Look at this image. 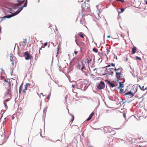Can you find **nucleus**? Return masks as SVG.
Here are the masks:
<instances>
[{"label":"nucleus","mask_w":147,"mask_h":147,"mask_svg":"<svg viewBox=\"0 0 147 147\" xmlns=\"http://www.w3.org/2000/svg\"><path fill=\"white\" fill-rule=\"evenodd\" d=\"M115 70V82H118L120 80H124L125 75L123 74V69L121 67H120L118 69H116L115 67V68L113 69Z\"/></svg>","instance_id":"1"},{"label":"nucleus","mask_w":147,"mask_h":147,"mask_svg":"<svg viewBox=\"0 0 147 147\" xmlns=\"http://www.w3.org/2000/svg\"><path fill=\"white\" fill-rule=\"evenodd\" d=\"M137 90H135L134 87L131 88V90L129 92H127V94H123L124 96H125L127 98H131L133 97Z\"/></svg>","instance_id":"2"},{"label":"nucleus","mask_w":147,"mask_h":147,"mask_svg":"<svg viewBox=\"0 0 147 147\" xmlns=\"http://www.w3.org/2000/svg\"><path fill=\"white\" fill-rule=\"evenodd\" d=\"M89 7V5L88 4H86L85 2H84V3L82 4L81 6V8L82 15V17L84 16V13L86 12Z\"/></svg>","instance_id":"3"},{"label":"nucleus","mask_w":147,"mask_h":147,"mask_svg":"<svg viewBox=\"0 0 147 147\" xmlns=\"http://www.w3.org/2000/svg\"><path fill=\"white\" fill-rule=\"evenodd\" d=\"M23 7H23L22 6V7H20V8H19V9L16 12L13 13L12 14L8 15L7 16H5L3 17V18H9L12 16L16 15L18 13H19L22 9Z\"/></svg>","instance_id":"4"},{"label":"nucleus","mask_w":147,"mask_h":147,"mask_svg":"<svg viewBox=\"0 0 147 147\" xmlns=\"http://www.w3.org/2000/svg\"><path fill=\"white\" fill-rule=\"evenodd\" d=\"M10 59L11 62L12 66H14V64L15 65L17 63V60L16 57L13 56V54H11L10 56Z\"/></svg>","instance_id":"5"},{"label":"nucleus","mask_w":147,"mask_h":147,"mask_svg":"<svg viewBox=\"0 0 147 147\" xmlns=\"http://www.w3.org/2000/svg\"><path fill=\"white\" fill-rule=\"evenodd\" d=\"M24 56L25 57V59L26 60L30 59L31 58V55H30L28 51H26L24 53Z\"/></svg>","instance_id":"6"},{"label":"nucleus","mask_w":147,"mask_h":147,"mask_svg":"<svg viewBox=\"0 0 147 147\" xmlns=\"http://www.w3.org/2000/svg\"><path fill=\"white\" fill-rule=\"evenodd\" d=\"M105 87V84L102 82H100L97 86V88L99 89H103Z\"/></svg>","instance_id":"7"},{"label":"nucleus","mask_w":147,"mask_h":147,"mask_svg":"<svg viewBox=\"0 0 147 147\" xmlns=\"http://www.w3.org/2000/svg\"><path fill=\"white\" fill-rule=\"evenodd\" d=\"M107 81L108 84L109 86L110 87L112 88H113L116 85L115 84L116 82H115V81H113V82H111L108 80H107Z\"/></svg>","instance_id":"8"},{"label":"nucleus","mask_w":147,"mask_h":147,"mask_svg":"<svg viewBox=\"0 0 147 147\" xmlns=\"http://www.w3.org/2000/svg\"><path fill=\"white\" fill-rule=\"evenodd\" d=\"M18 2L20 3L18 4H15L14 6V8H17L18 7V6H19L21 5L24 2V0H18Z\"/></svg>","instance_id":"9"},{"label":"nucleus","mask_w":147,"mask_h":147,"mask_svg":"<svg viewBox=\"0 0 147 147\" xmlns=\"http://www.w3.org/2000/svg\"><path fill=\"white\" fill-rule=\"evenodd\" d=\"M122 82H119V88H120V92H123V89H122V88L124 87V85L123 84V83L125 81H124V80Z\"/></svg>","instance_id":"10"},{"label":"nucleus","mask_w":147,"mask_h":147,"mask_svg":"<svg viewBox=\"0 0 147 147\" xmlns=\"http://www.w3.org/2000/svg\"><path fill=\"white\" fill-rule=\"evenodd\" d=\"M131 88L127 87V88L125 90H123V92H121V93L123 94H127V92H128L131 90Z\"/></svg>","instance_id":"11"},{"label":"nucleus","mask_w":147,"mask_h":147,"mask_svg":"<svg viewBox=\"0 0 147 147\" xmlns=\"http://www.w3.org/2000/svg\"><path fill=\"white\" fill-rule=\"evenodd\" d=\"M27 40L26 39H24L22 42H21L19 43V44H21L22 43V45L23 46H25L27 44Z\"/></svg>","instance_id":"12"},{"label":"nucleus","mask_w":147,"mask_h":147,"mask_svg":"<svg viewBox=\"0 0 147 147\" xmlns=\"http://www.w3.org/2000/svg\"><path fill=\"white\" fill-rule=\"evenodd\" d=\"M94 112H92L89 115V117L86 119V121H89L91 119L92 116L94 115Z\"/></svg>","instance_id":"13"},{"label":"nucleus","mask_w":147,"mask_h":147,"mask_svg":"<svg viewBox=\"0 0 147 147\" xmlns=\"http://www.w3.org/2000/svg\"><path fill=\"white\" fill-rule=\"evenodd\" d=\"M136 47L135 46H134L132 49V53L133 54H134L136 53Z\"/></svg>","instance_id":"14"},{"label":"nucleus","mask_w":147,"mask_h":147,"mask_svg":"<svg viewBox=\"0 0 147 147\" xmlns=\"http://www.w3.org/2000/svg\"><path fill=\"white\" fill-rule=\"evenodd\" d=\"M84 34L82 32H80L78 34V35L80 36V37L84 38Z\"/></svg>","instance_id":"15"},{"label":"nucleus","mask_w":147,"mask_h":147,"mask_svg":"<svg viewBox=\"0 0 147 147\" xmlns=\"http://www.w3.org/2000/svg\"><path fill=\"white\" fill-rule=\"evenodd\" d=\"M87 60L88 61L87 63L89 65V63H90L92 61V58L91 57H89L87 58Z\"/></svg>","instance_id":"16"},{"label":"nucleus","mask_w":147,"mask_h":147,"mask_svg":"<svg viewBox=\"0 0 147 147\" xmlns=\"http://www.w3.org/2000/svg\"><path fill=\"white\" fill-rule=\"evenodd\" d=\"M95 16V17L96 18V19L97 20H100V17L99 16V14L98 13L96 14Z\"/></svg>","instance_id":"17"},{"label":"nucleus","mask_w":147,"mask_h":147,"mask_svg":"<svg viewBox=\"0 0 147 147\" xmlns=\"http://www.w3.org/2000/svg\"><path fill=\"white\" fill-rule=\"evenodd\" d=\"M140 89L142 90H146V87H145L144 86H140Z\"/></svg>","instance_id":"18"},{"label":"nucleus","mask_w":147,"mask_h":147,"mask_svg":"<svg viewBox=\"0 0 147 147\" xmlns=\"http://www.w3.org/2000/svg\"><path fill=\"white\" fill-rule=\"evenodd\" d=\"M27 90V87L25 85L24 89L23 90V93L25 94L26 93V90Z\"/></svg>","instance_id":"19"},{"label":"nucleus","mask_w":147,"mask_h":147,"mask_svg":"<svg viewBox=\"0 0 147 147\" xmlns=\"http://www.w3.org/2000/svg\"><path fill=\"white\" fill-rule=\"evenodd\" d=\"M60 48V46L59 45H58L57 46V53L58 54L59 52V50Z\"/></svg>","instance_id":"20"},{"label":"nucleus","mask_w":147,"mask_h":147,"mask_svg":"<svg viewBox=\"0 0 147 147\" xmlns=\"http://www.w3.org/2000/svg\"><path fill=\"white\" fill-rule=\"evenodd\" d=\"M9 95V96H10L11 95V92L10 90H8V92L6 94V95Z\"/></svg>","instance_id":"21"},{"label":"nucleus","mask_w":147,"mask_h":147,"mask_svg":"<svg viewBox=\"0 0 147 147\" xmlns=\"http://www.w3.org/2000/svg\"><path fill=\"white\" fill-rule=\"evenodd\" d=\"M71 116H72V118H71V121L70 122H71V123H72L73 121H74V115H71Z\"/></svg>","instance_id":"22"},{"label":"nucleus","mask_w":147,"mask_h":147,"mask_svg":"<svg viewBox=\"0 0 147 147\" xmlns=\"http://www.w3.org/2000/svg\"><path fill=\"white\" fill-rule=\"evenodd\" d=\"M22 84L20 87V88H19V92L20 93L21 92V89H22Z\"/></svg>","instance_id":"23"},{"label":"nucleus","mask_w":147,"mask_h":147,"mask_svg":"<svg viewBox=\"0 0 147 147\" xmlns=\"http://www.w3.org/2000/svg\"><path fill=\"white\" fill-rule=\"evenodd\" d=\"M92 50L94 52L96 53H97L98 52V50L96 49L95 48H93Z\"/></svg>","instance_id":"24"},{"label":"nucleus","mask_w":147,"mask_h":147,"mask_svg":"<svg viewBox=\"0 0 147 147\" xmlns=\"http://www.w3.org/2000/svg\"><path fill=\"white\" fill-rule=\"evenodd\" d=\"M136 58L137 59L139 60L140 61L141 60V59L140 57L138 56H136Z\"/></svg>","instance_id":"25"},{"label":"nucleus","mask_w":147,"mask_h":147,"mask_svg":"<svg viewBox=\"0 0 147 147\" xmlns=\"http://www.w3.org/2000/svg\"><path fill=\"white\" fill-rule=\"evenodd\" d=\"M124 11V9L123 8H122L121 9V11L119 12V13H121L123 12Z\"/></svg>","instance_id":"26"},{"label":"nucleus","mask_w":147,"mask_h":147,"mask_svg":"<svg viewBox=\"0 0 147 147\" xmlns=\"http://www.w3.org/2000/svg\"><path fill=\"white\" fill-rule=\"evenodd\" d=\"M30 84L29 83H26V85H25V86H26L27 87L28 86H30Z\"/></svg>","instance_id":"27"},{"label":"nucleus","mask_w":147,"mask_h":147,"mask_svg":"<svg viewBox=\"0 0 147 147\" xmlns=\"http://www.w3.org/2000/svg\"><path fill=\"white\" fill-rule=\"evenodd\" d=\"M106 50H107V51L106 52V54H108L109 53V52L110 51L109 50H108V49H107Z\"/></svg>","instance_id":"28"},{"label":"nucleus","mask_w":147,"mask_h":147,"mask_svg":"<svg viewBox=\"0 0 147 147\" xmlns=\"http://www.w3.org/2000/svg\"><path fill=\"white\" fill-rule=\"evenodd\" d=\"M42 46H42V47H41V48H39V54H40V50H41V49H42V47H42Z\"/></svg>","instance_id":"29"},{"label":"nucleus","mask_w":147,"mask_h":147,"mask_svg":"<svg viewBox=\"0 0 147 147\" xmlns=\"http://www.w3.org/2000/svg\"><path fill=\"white\" fill-rule=\"evenodd\" d=\"M27 6V2H26L24 4V5L23 6V7H26Z\"/></svg>","instance_id":"30"},{"label":"nucleus","mask_w":147,"mask_h":147,"mask_svg":"<svg viewBox=\"0 0 147 147\" xmlns=\"http://www.w3.org/2000/svg\"><path fill=\"white\" fill-rule=\"evenodd\" d=\"M50 95L49 94V95L46 98L47 99H49L50 97Z\"/></svg>","instance_id":"31"},{"label":"nucleus","mask_w":147,"mask_h":147,"mask_svg":"<svg viewBox=\"0 0 147 147\" xmlns=\"http://www.w3.org/2000/svg\"><path fill=\"white\" fill-rule=\"evenodd\" d=\"M123 116L125 118L126 117V114L125 113H124L123 114Z\"/></svg>","instance_id":"32"},{"label":"nucleus","mask_w":147,"mask_h":147,"mask_svg":"<svg viewBox=\"0 0 147 147\" xmlns=\"http://www.w3.org/2000/svg\"><path fill=\"white\" fill-rule=\"evenodd\" d=\"M47 42H46L44 44V46H46L47 45Z\"/></svg>","instance_id":"33"},{"label":"nucleus","mask_w":147,"mask_h":147,"mask_svg":"<svg viewBox=\"0 0 147 147\" xmlns=\"http://www.w3.org/2000/svg\"><path fill=\"white\" fill-rule=\"evenodd\" d=\"M4 104L5 106V107H7V106L6 104L5 103V101L4 102Z\"/></svg>","instance_id":"34"},{"label":"nucleus","mask_w":147,"mask_h":147,"mask_svg":"<svg viewBox=\"0 0 147 147\" xmlns=\"http://www.w3.org/2000/svg\"><path fill=\"white\" fill-rule=\"evenodd\" d=\"M74 53L76 55L78 53V52L76 51H74Z\"/></svg>","instance_id":"35"},{"label":"nucleus","mask_w":147,"mask_h":147,"mask_svg":"<svg viewBox=\"0 0 147 147\" xmlns=\"http://www.w3.org/2000/svg\"><path fill=\"white\" fill-rule=\"evenodd\" d=\"M83 2V0H80V1L78 0V2Z\"/></svg>","instance_id":"36"},{"label":"nucleus","mask_w":147,"mask_h":147,"mask_svg":"<svg viewBox=\"0 0 147 147\" xmlns=\"http://www.w3.org/2000/svg\"><path fill=\"white\" fill-rule=\"evenodd\" d=\"M75 38H76V39H75V42H76V41H77V38H76V36H75Z\"/></svg>","instance_id":"37"},{"label":"nucleus","mask_w":147,"mask_h":147,"mask_svg":"<svg viewBox=\"0 0 147 147\" xmlns=\"http://www.w3.org/2000/svg\"><path fill=\"white\" fill-rule=\"evenodd\" d=\"M107 37L108 38H110L111 36L109 35H108L107 36Z\"/></svg>","instance_id":"38"},{"label":"nucleus","mask_w":147,"mask_h":147,"mask_svg":"<svg viewBox=\"0 0 147 147\" xmlns=\"http://www.w3.org/2000/svg\"><path fill=\"white\" fill-rule=\"evenodd\" d=\"M111 65L112 66H115V65L114 64H113V63H112L111 64Z\"/></svg>","instance_id":"39"},{"label":"nucleus","mask_w":147,"mask_h":147,"mask_svg":"<svg viewBox=\"0 0 147 147\" xmlns=\"http://www.w3.org/2000/svg\"><path fill=\"white\" fill-rule=\"evenodd\" d=\"M145 1H146V2H145V3L147 5V0H145Z\"/></svg>","instance_id":"40"},{"label":"nucleus","mask_w":147,"mask_h":147,"mask_svg":"<svg viewBox=\"0 0 147 147\" xmlns=\"http://www.w3.org/2000/svg\"><path fill=\"white\" fill-rule=\"evenodd\" d=\"M87 2H89L90 1V0H85Z\"/></svg>","instance_id":"41"},{"label":"nucleus","mask_w":147,"mask_h":147,"mask_svg":"<svg viewBox=\"0 0 147 147\" xmlns=\"http://www.w3.org/2000/svg\"><path fill=\"white\" fill-rule=\"evenodd\" d=\"M9 100L7 99H6V100H5V101H8Z\"/></svg>","instance_id":"42"},{"label":"nucleus","mask_w":147,"mask_h":147,"mask_svg":"<svg viewBox=\"0 0 147 147\" xmlns=\"http://www.w3.org/2000/svg\"><path fill=\"white\" fill-rule=\"evenodd\" d=\"M96 69H97L96 68H95V69H93V71H95V70H96Z\"/></svg>","instance_id":"43"},{"label":"nucleus","mask_w":147,"mask_h":147,"mask_svg":"<svg viewBox=\"0 0 147 147\" xmlns=\"http://www.w3.org/2000/svg\"><path fill=\"white\" fill-rule=\"evenodd\" d=\"M4 81L5 82H8V81H7L6 80H4Z\"/></svg>","instance_id":"44"},{"label":"nucleus","mask_w":147,"mask_h":147,"mask_svg":"<svg viewBox=\"0 0 147 147\" xmlns=\"http://www.w3.org/2000/svg\"><path fill=\"white\" fill-rule=\"evenodd\" d=\"M72 86L73 88H74V85H72Z\"/></svg>","instance_id":"45"},{"label":"nucleus","mask_w":147,"mask_h":147,"mask_svg":"<svg viewBox=\"0 0 147 147\" xmlns=\"http://www.w3.org/2000/svg\"><path fill=\"white\" fill-rule=\"evenodd\" d=\"M109 66H110V65H109L107 66V67H109Z\"/></svg>","instance_id":"46"},{"label":"nucleus","mask_w":147,"mask_h":147,"mask_svg":"<svg viewBox=\"0 0 147 147\" xmlns=\"http://www.w3.org/2000/svg\"><path fill=\"white\" fill-rule=\"evenodd\" d=\"M59 37V36H58H58H56V37Z\"/></svg>","instance_id":"47"},{"label":"nucleus","mask_w":147,"mask_h":147,"mask_svg":"<svg viewBox=\"0 0 147 147\" xmlns=\"http://www.w3.org/2000/svg\"><path fill=\"white\" fill-rule=\"evenodd\" d=\"M146 90H147V86H146Z\"/></svg>","instance_id":"48"},{"label":"nucleus","mask_w":147,"mask_h":147,"mask_svg":"<svg viewBox=\"0 0 147 147\" xmlns=\"http://www.w3.org/2000/svg\"><path fill=\"white\" fill-rule=\"evenodd\" d=\"M83 67H82L81 69H83Z\"/></svg>","instance_id":"49"},{"label":"nucleus","mask_w":147,"mask_h":147,"mask_svg":"<svg viewBox=\"0 0 147 147\" xmlns=\"http://www.w3.org/2000/svg\"><path fill=\"white\" fill-rule=\"evenodd\" d=\"M127 58L126 59V60L127 61Z\"/></svg>","instance_id":"50"}]
</instances>
